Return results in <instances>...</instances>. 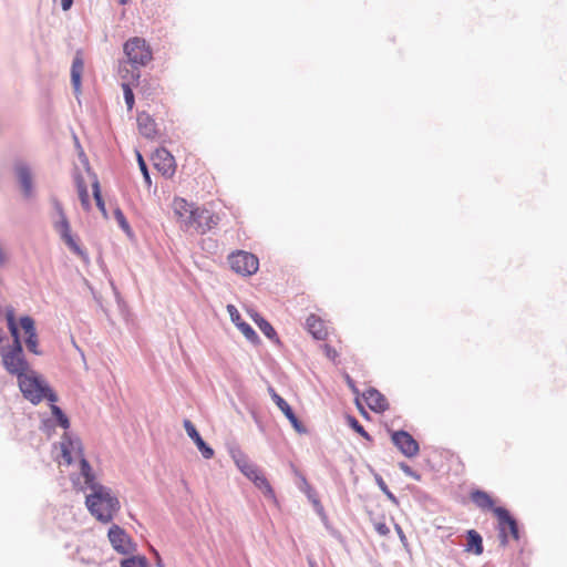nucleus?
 Segmentation results:
<instances>
[{
	"label": "nucleus",
	"instance_id": "1",
	"mask_svg": "<svg viewBox=\"0 0 567 567\" xmlns=\"http://www.w3.org/2000/svg\"><path fill=\"white\" fill-rule=\"evenodd\" d=\"M174 217L183 231H193L205 235L216 228L220 217L204 205L188 202L183 197H175L172 203Z\"/></svg>",
	"mask_w": 567,
	"mask_h": 567
},
{
	"label": "nucleus",
	"instance_id": "2",
	"mask_svg": "<svg viewBox=\"0 0 567 567\" xmlns=\"http://www.w3.org/2000/svg\"><path fill=\"white\" fill-rule=\"evenodd\" d=\"M8 330L12 337V346L1 351V361L4 369L13 375L20 377L31 370L23 354L22 342L16 320V310L13 307H7L4 311Z\"/></svg>",
	"mask_w": 567,
	"mask_h": 567
},
{
	"label": "nucleus",
	"instance_id": "3",
	"mask_svg": "<svg viewBox=\"0 0 567 567\" xmlns=\"http://www.w3.org/2000/svg\"><path fill=\"white\" fill-rule=\"evenodd\" d=\"M85 484L92 489L85 501L90 513L100 522L110 523L120 511L118 499L111 494L107 487L97 484L94 478Z\"/></svg>",
	"mask_w": 567,
	"mask_h": 567
},
{
	"label": "nucleus",
	"instance_id": "4",
	"mask_svg": "<svg viewBox=\"0 0 567 567\" xmlns=\"http://www.w3.org/2000/svg\"><path fill=\"white\" fill-rule=\"evenodd\" d=\"M18 382L24 398L34 404L41 402L44 398L51 402L56 401V395L50 391L48 385L33 370H29L18 377Z\"/></svg>",
	"mask_w": 567,
	"mask_h": 567
},
{
	"label": "nucleus",
	"instance_id": "5",
	"mask_svg": "<svg viewBox=\"0 0 567 567\" xmlns=\"http://www.w3.org/2000/svg\"><path fill=\"white\" fill-rule=\"evenodd\" d=\"M61 451L62 461H60V465L69 466L78 461L80 463V471L84 477V482H92L94 475L89 462L84 457L81 442L79 440L64 437L61 442Z\"/></svg>",
	"mask_w": 567,
	"mask_h": 567
},
{
	"label": "nucleus",
	"instance_id": "6",
	"mask_svg": "<svg viewBox=\"0 0 567 567\" xmlns=\"http://www.w3.org/2000/svg\"><path fill=\"white\" fill-rule=\"evenodd\" d=\"M128 62L134 66H145L153 59V52L145 39L134 37L128 39L123 47Z\"/></svg>",
	"mask_w": 567,
	"mask_h": 567
},
{
	"label": "nucleus",
	"instance_id": "7",
	"mask_svg": "<svg viewBox=\"0 0 567 567\" xmlns=\"http://www.w3.org/2000/svg\"><path fill=\"white\" fill-rule=\"evenodd\" d=\"M53 207L59 216V220L55 221L54 228L60 234L65 245L79 257L86 258L85 251L80 247L75 238L71 233L70 223L65 216L63 207L58 199H52Z\"/></svg>",
	"mask_w": 567,
	"mask_h": 567
},
{
	"label": "nucleus",
	"instance_id": "8",
	"mask_svg": "<svg viewBox=\"0 0 567 567\" xmlns=\"http://www.w3.org/2000/svg\"><path fill=\"white\" fill-rule=\"evenodd\" d=\"M494 514L498 519V537L502 546H507L511 540L519 539L517 522L511 516L509 512L503 507H495Z\"/></svg>",
	"mask_w": 567,
	"mask_h": 567
},
{
	"label": "nucleus",
	"instance_id": "9",
	"mask_svg": "<svg viewBox=\"0 0 567 567\" xmlns=\"http://www.w3.org/2000/svg\"><path fill=\"white\" fill-rule=\"evenodd\" d=\"M230 268L238 275L251 276L259 268L258 258L248 251L238 250L228 257Z\"/></svg>",
	"mask_w": 567,
	"mask_h": 567
},
{
	"label": "nucleus",
	"instance_id": "10",
	"mask_svg": "<svg viewBox=\"0 0 567 567\" xmlns=\"http://www.w3.org/2000/svg\"><path fill=\"white\" fill-rule=\"evenodd\" d=\"M109 540L115 551L130 555L136 550V544L132 537L118 525H112L107 533Z\"/></svg>",
	"mask_w": 567,
	"mask_h": 567
},
{
	"label": "nucleus",
	"instance_id": "11",
	"mask_svg": "<svg viewBox=\"0 0 567 567\" xmlns=\"http://www.w3.org/2000/svg\"><path fill=\"white\" fill-rule=\"evenodd\" d=\"M392 443L406 457H414L419 454V443L405 431H395L391 434Z\"/></svg>",
	"mask_w": 567,
	"mask_h": 567
},
{
	"label": "nucleus",
	"instance_id": "12",
	"mask_svg": "<svg viewBox=\"0 0 567 567\" xmlns=\"http://www.w3.org/2000/svg\"><path fill=\"white\" fill-rule=\"evenodd\" d=\"M154 167L165 177H172L176 172L174 156L165 148H158L153 156Z\"/></svg>",
	"mask_w": 567,
	"mask_h": 567
},
{
	"label": "nucleus",
	"instance_id": "13",
	"mask_svg": "<svg viewBox=\"0 0 567 567\" xmlns=\"http://www.w3.org/2000/svg\"><path fill=\"white\" fill-rule=\"evenodd\" d=\"M363 400L368 404V406L377 412L382 413L389 409V403L386 398L379 392L377 389H368L363 394Z\"/></svg>",
	"mask_w": 567,
	"mask_h": 567
},
{
	"label": "nucleus",
	"instance_id": "14",
	"mask_svg": "<svg viewBox=\"0 0 567 567\" xmlns=\"http://www.w3.org/2000/svg\"><path fill=\"white\" fill-rule=\"evenodd\" d=\"M271 399L278 406V409L286 415V417L290 421L293 429L299 432L303 433L305 427L302 423L298 420L296 414L293 413L291 406L275 391L271 392Z\"/></svg>",
	"mask_w": 567,
	"mask_h": 567
},
{
	"label": "nucleus",
	"instance_id": "15",
	"mask_svg": "<svg viewBox=\"0 0 567 567\" xmlns=\"http://www.w3.org/2000/svg\"><path fill=\"white\" fill-rule=\"evenodd\" d=\"M184 427L188 436L194 441L197 449L200 451L202 455L207 460L212 458L214 456V450L204 442L194 424L189 420H185Z\"/></svg>",
	"mask_w": 567,
	"mask_h": 567
},
{
	"label": "nucleus",
	"instance_id": "16",
	"mask_svg": "<svg viewBox=\"0 0 567 567\" xmlns=\"http://www.w3.org/2000/svg\"><path fill=\"white\" fill-rule=\"evenodd\" d=\"M308 332L317 340H324L328 334V327L326 322L316 315H310L306 320Z\"/></svg>",
	"mask_w": 567,
	"mask_h": 567
},
{
	"label": "nucleus",
	"instance_id": "17",
	"mask_svg": "<svg viewBox=\"0 0 567 567\" xmlns=\"http://www.w3.org/2000/svg\"><path fill=\"white\" fill-rule=\"evenodd\" d=\"M137 126L140 133L147 138H154L157 135L155 121L145 112L137 115Z\"/></svg>",
	"mask_w": 567,
	"mask_h": 567
},
{
	"label": "nucleus",
	"instance_id": "18",
	"mask_svg": "<svg viewBox=\"0 0 567 567\" xmlns=\"http://www.w3.org/2000/svg\"><path fill=\"white\" fill-rule=\"evenodd\" d=\"M247 312L267 338H269L272 341H276L277 343L280 342L276 330L266 319H264L258 312H256L252 309H249Z\"/></svg>",
	"mask_w": 567,
	"mask_h": 567
},
{
	"label": "nucleus",
	"instance_id": "19",
	"mask_svg": "<svg viewBox=\"0 0 567 567\" xmlns=\"http://www.w3.org/2000/svg\"><path fill=\"white\" fill-rule=\"evenodd\" d=\"M465 551L480 556L484 551L483 538L475 529L466 532Z\"/></svg>",
	"mask_w": 567,
	"mask_h": 567
},
{
	"label": "nucleus",
	"instance_id": "20",
	"mask_svg": "<svg viewBox=\"0 0 567 567\" xmlns=\"http://www.w3.org/2000/svg\"><path fill=\"white\" fill-rule=\"evenodd\" d=\"M84 70V62L81 55V52H78L73 59L72 68H71V82L76 93L80 92L81 89V79Z\"/></svg>",
	"mask_w": 567,
	"mask_h": 567
},
{
	"label": "nucleus",
	"instance_id": "21",
	"mask_svg": "<svg viewBox=\"0 0 567 567\" xmlns=\"http://www.w3.org/2000/svg\"><path fill=\"white\" fill-rule=\"evenodd\" d=\"M471 498L482 509H491L494 506V501L486 492L475 491L471 494Z\"/></svg>",
	"mask_w": 567,
	"mask_h": 567
},
{
	"label": "nucleus",
	"instance_id": "22",
	"mask_svg": "<svg viewBox=\"0 0 567 567\" xmlns=\"http://www.w3.org/2000/svg\"><path fill=\"white\" fill-rule=\"evenodd\" d=\"M250 481H252L256 487H258L265 495L274 497V489L261 471H259Z\"/></svg>",
	"mask_w": 567,
	"mask_h": 567
},
{
	"label": "nucleus",
	"instance_id": "23",
	"mask_svg": "<svg viewBox=\"0 0 567 567\" xmlns=\"http://www.w3.org/2000/svg\"><path fill=\"white\" fill-rule=\"evenodd\" d=\"M17 173H18V177H19V181L21 183L24 194L27 196H29L31 194V189H32L30 171L27 167L21 166V167H18Z\"/></svg>",
	"mask_w": 567,
	"mask_h": 567
},
{
	"label": "nucleus",
	"instance_id": "24",
	"mask_svg": "<svg viewBox=\"0 0 567 567\" xmlns=\"http://www.w3.org/2000/svg\"><path fill=\"white\" fill-rule=\"evenodd\" d=\"M241 473L251 480L260 470L246 457L236 461Z\"/></svg>",
	"mask_w": 567,
	"mask_h": 567
},
{
	"label": "nucleus",
	"instance_id": "25",
	"mask_svg": "<svg viewBox=\"0 0 567 567\" xmlns=\"http://www.w3.org/2000/svg\"><path fill=\"white\" fill-rule=\"evenodd\" d=\"M76 189L79 194V198L81 200V204L85 210H89L90 205V195L87 192V187L82 178H76Z\"/></svg>",
	"mask_w": 567,
	"mask_h": 567
},
{
	"label": "nucleus",
	"instance_id": "26",
	"mask_svg": "<svg viewBox=\"0 0 567 567\" xmlns=\"http://www.w3.org/2000/svg\"><path fill=\"white\" fill-rule=\"evenodd\" d=\"M21 328L23 331L25 338L31 336V333H34L37 331L35 328V321L30 316H23L19 320L18 328Z\"/></svg>",
	"mask_w": 567,
	"mask_h": 567
},
{
	"label": "nucleus",
	"instance_id": "27",
	"mask_svg": "<svg viewBox=\"0 0 567 567\" xmlns=\"http://www.w3.org/2000/svg\"><path fill=\"white\" fill-rule=\"evenodd\" d=\"M238 330L245 336V338L250 341L254 344L259 343V337L256 333V331L247 323V322H240L238 324Z\"/></svg>",
	"mask_w": 567,
	"mask_h": 567
},
{
	"label": "nucleus",
	"instance_id": "28",
	"mask_svg": "<svg viewBox=\"0 0 567 567\" xmlns=\"http://www.w3.org/2000/svg\"><path fill=\"white\" fill-rule=\"evenodd\" d=\"M121 567H148V564L144 556L138 555L123 559L121 561Z\"/></svg>",
	"mask_w": 567,
	"mask_h": 567
},
{
	"label": "nucleus",
	"instance_id": "29",
	"mask_svg": "<svg viewBox=\"0 0 567 567\" xmlns=\"http://www.w3.org/2000/svg\"><path fill=\"white\" fill-rule=\"evenodd\" d=\"M27 349L32 352L33 354L40 355L42 352L39 349V336L35 331L34 333H31V336L27 337L24 339Z\"/></svg>",
	"mask_w": 567,
	"mask_h": 567
},
{
	"label": "nucleus",
	"instance_id": "30",
	"mask_svg": "<svg viewBox=\"0 0 567 567\" xmlns=\"http://www.w3.org/2000/svg\"><path fill=\"white\" fill-rule=\"evenodd\" d=\"M347 422L351 426V429H353L362 437H364L368 441L372 440L369 433L364 430V427L359 423V421L354 416L348 415Z\"/></svg>",
	"mask_w": 567,
	"mask_h": 567
},
{
	"label": "nucleus",
	"instance_id": "31",
	"mask_svg": "<svg viewBox=\"0 0 567 567\" xmlns=\"http://www.w3.org/2000/svg\"><path fill=\"white\" fill-rule=\"evenodd\" d=\"M51 410H52V414L55 416V419L59 422V424L62 427L68 429L69 425H70L69 419L64 415L62 410L59 406L54 405V404L51 406Z\"/></svg>",
	"mask_w": 567,
	"mask_h": 567
},
{
	"label": "nucleus",
	"instance_id": "32",
	"mask_svg": "<svg viewBox=\"0 0 567 567\" xmlns=\"http://www.w3.org/2000/svg\"><path fill=\"white\" fill-rule=\"evenodd\" d=\"M93 194H94V198H95L97 207L100 208L102 214L104 216H106L105 204H104V202L102 199V196H101L99 182H96V181L93 183Z\"/></svg>",
	"mask_w": 567,
	"mask_h": 567
},
{
	"label": "nucleus",
	"instance_id": "33",
	"mask_svg": "<svg viewBox=\"0 0 567 567\" xmlns=\"http://www.w3.org/2000/svg\"><path fill=\"white\" fill-rule=\"evenodd\" d=\"M136 155H137V163H138L142 174H143L144 181L147 186H151L152 182H151V176H150L146 163L140 152H137Z\"/></svg>",
	"mask_w": 567,
	"mask_h": 567
},
{
	"label": "nucleus",
	"instance_id": "34",
	"mask_svg": "<svg viewBox=\"0 0 567 567\" xmlns=\"http://www.w3.org/2000/svg\"><path fill=\"white\" fill-rule=\"evenodd\" d=\"M227 312L229 313L230 320L237 328H238V324H240V322H244V320L240 317L239 311L237 310V308L234 305L227 306Z\"/></svg>",
	"mask_w": 567,
	"mask_h": 567
},
{
	"label": "nucleus",
	"instance_id": "35",
	"mask_svg": "<svg viewBox=\"0 0 567 567\" xmlns=\"http://www.w3.org/2000/svg\"><path fill=\"white\" fill-rule=\"evenodd\" d=\"M123 92L127 109L131 111L134 106V94L128 84H123Z\"/></svg>",
	"mask_w": 567,
	"mask_h": 567
},
{
	"label": "nucleus",
	"instance_id": "36",
	"mask_svg": "<svg viewBox=\"0 0 567 567\" xmlns=\"http://www.w3.org/2000/svg\"><path fill=\"white\" fill-rule=\"evenodd\" d=\"M399 467L401 468V471H402L405 475H408V476H410V477H412V478H414V480H416V481H420V480H421V476H420L416 472H414V471L411 468V466H409L406 463H403V462H402V463H400V464H399Z\"/></svg>",
	"mask_w": 567,
	"mask_h": 567
},
{
	"label": "nucleus",
	"instance_id": "37",
	"mask_svg": "<svg viewBox=\"0 0 567 567\" xmlns=\"http://www.w3.org/2000/svg\"><path fill=\"white\" fill-rule=\"evenodd\" d=\"M322 348H323V351H324L326 357H327L329 360H331V361H333V362H334V361L337 360L338 355H339V354H338V352H337V350H336L334 348H332V347H331L330 344H328V343L323 344V346H322Z\"/></svg>",
	"mask_w": 567,
	"mask_h": 567
},
{
	"label": "nucleus",
	"instance_id": "38",
	"mask_svg": "<svg viewBox=\"0 0 567 567\" xmlns=\"http://www.w3.org/2000/svg\"><path fill=\"white\" fill-rule=\"evenodd\" d=\"M374 529L381 536H386L390 533V528L384 522L374 523Z\"/></svg>",
	"mask_w": 567,
	"mask_h": 567
},
{
	"label": "nucleus",
	"instance_id": "39",
	"mask_svg": "<svg viewBox=\"0 0 567 567\" xmlns=\"http://www.w3.org/2000/svg\"><path fill=\"white\" fill-rule=\"evenodd\" d=\"M194 165H195V172L198 173L200 176H206L208 174V171L205 167V164L202 163L199 159L194 158Z\"/></svg>",
	"mask_w": 567,
	"mask_h": 567
},
{
	"label": "nucleus",
	"instance_id": "40",
	"mask_svg": "<svg viewBox=\"0 0 567 567\" xmlns=\"http://www.w3.org/2000/svg\"><path fill=\"white\" fill-rule=\"evenodd\" d=\"M115 217L120 224V226L123 228V229H128V224L124 217V214L122 213L121 209H116L115 210Z\"/></svg>",
	"mask_w": 567,
	"mask_h": 567
},
{
	"label": "nucleus",
	"instance_id": "41",
	"mask_svg": "<svg viewBox=\"0 0 567 567\" xmlns=\"http://www.w3.org/2000/svg\"><path fill=\"white\" fill-rule=\"evenodd\" d=\"M73 0H61V6L64 11L72 7Z\"/></svg>",
	"mask_w": 567,
	"mask_h": 567
},
{
	"label": "nucleus",
	"instance_id": "42",
	"mask_svg": "<svg viewBox=\"0 0 567 567\" xmlns=\"http://www.w3.org/2000/svg\"><path fill=\"white\" fill-rule=\"evenodd\" d=\"M4 261H6V255L2 250V248L0 247V265H2Z\"/></svg>",
	"mask_w": 567,
	"mask_h": 567
},
{
	"label": "nucleus",
	"instance_id": "43",
	"mask_svg": "<svg viewBox=\"0 0 567 567\" xmlns=\"http://www.w3.org/2000/svg\"><path fill=\"white\" fill-rule=\"evenodd\" d=\"M357 405H358L359 410L361 411V413H362L363 415H367V413H365V411L363 410V406L361 405V403L359 402V400H357Z\"/></svg>",
	"mask_w": 567,
	"mask_h": 567
},
{
	"label": "nucleus",
	"instance_id": "44",
	"mask_svg": "<svg viewBox=\"0 0 567 567\" xmlns=\"http://www.w3.org/2000/svg\"><path fill=\"white\" fill-rule=\"evenodd\" d=\"M348 383H349V386H351L353 390H355L354 385H353V382L349 378H348Z\"/></svg>",
	"mask_w": 567,
	"mask_h": 567
},
{
	"label": "nucleus",
	"instance_id": "45",
	"mask_svg": "<svg viewBox=\"0 0 567 567\" xmlns=\"http://www.w3.org/2000/svg\"><path fill=\"white\" fill-rule=\"evenodd\" d=\"M127 2H128V0H120V3H121V4H125V3H127Z\"/></svg>",
	"mask_w": 567,
	"mask_h": 567
},
{
	"label": "nucleus",
	"instance_id": "46",
	"mask_svg": "<svg viewBox=\"0 0 567 567\" xmlns=\"http://www.w3.org/2000/svg\"><path fill=\"white\" fill-rule=\"evenodd\" d=\"M400 534H402L401 527L396 526ZM403 537V535H401Z\"/></svg>",
	"mask_w": 567,
	"mask_h": 567
},
{
	"label": "nucleus",
	"instance_id": "47",
	"mask_svg": "<svg viewBox=\"0 0 567 567\" xmlns=\"http://www.w3.org/2000/svg\"><path fill=\"white\" fill-rule=\"evenodd\" d=\"M311 567H316V565H315V564H312V565H311Z\"/></svg>",
	"mask_w": 567,
	"mask_h": 567
}]
</instances>
